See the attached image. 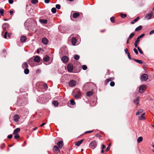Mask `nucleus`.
<instances>
[{
    "mask_svg": "<svg viewBox=\"0 0 154 154\" xmlns=\"http://www.w3.org/2000/svg\"><path fill=\"white\" fill-rule=\"evenodd\" d=\"M137 49H138V51H139V52L141 54H143V51L141 50L140 48L139 47H137Z\"/></svg>",
    "mask_w": 154,
    "mask_h": 154,
    "instance_id": "37998d69",
    "label": "nucleus"
},
{
    "mask_svg": "<svg viewBox=\"0 0 154 154\" xmlns=\"http://www.w3.org/2000/svg\"><path fill=\"white\" fill-rule=\"evenodd\" d=\"M39 21L42 24H46L47 22V20L46 19H40Z\"/></svg>",
    "mask_w": 154,
    "mask_h": 154,
    "instance_id": "a211bd4d",
    "label": "nucleus"
},
{
    "mask_svg": "<svg viewBox=\"0 0 154 154\" xmlns=\"http://www.w3.org/2000/svg\"><path fill=\"white\" fill-rule=\"evenodd\" d=\"M20 130V128H17L14 130V131L13 134L17 133L19 132Z\"/></svg>",
    "mask_w": 154,
    "mask_h": 154,
    "instance_id": "7c9ffc66",
    "label": "nucleus"
},
{
    "mask_svg": "<svg viewBox=\"0 0 154 154\" xmlns=\"http://www.w3.org/2000/svg\"><path fill=\"white\" fill-rule=\"evenodd\" d=\"M80 58V56L79 55L77 54L75 55L74 56V59L75 60H78Z\"/></svg>",
    "mask_w": 154,
    "mask_h": 154,
    "instance_id": "c9c22d12",
    "label": "nucleus"
},
{
    "mask_svg": "<svg viewBox=\"0 0 154 154\" xmlns=\"http://www.w3.org/2000/svg\"><path fill=\"white\" fill-rule=\"evenodd\" d=\"M142 26H138V27H137L135 29V31L136 32H138L140 30L142 29Z\"/></svg>",
    "mask_w": 154,
    "mask_h": 154,
    "instance_id": "b1692460",
    "label": "nucleus"
},
{
    "mask_svg": "<svg viewBox=\"0 0 154 154\" xmlns=\"http://www.w3.org/2000/svg\"><path fill=\"white\" fill-rule=\"evenodd\" d=\"M13 11H10V15H11L13 13Z\"/></svg>",
    "mask_w": 154,
    "mask_h": 154,
    "instance_id": "774afa93",
    "label": "nucleus"
},
{
    "mask_svg": "<svg viewBox=\"0 0 154 154\" xmlns=\"http://www.w3.org/2000/svg\"><path fill=\"white\" fill-rule=\"evenodd\" d=\"M102 149H105L106 147V146L104 144H102Z\"/></svg>",
    "mask_w": 154,
    "mask_h": 154,
    "instance_id": "680f3d73",
    "label": "nucleus"
},
{
    "mask_svg": "<svg viewBox=\"0 0 154 154\" xmlns=\"http://www.w3.org/2000/svg\"><path fill=\"white\" fill-rule=\"evenodd\" d=\"M23 68H27L28 67V65L27 62H25L23 65Z\"/></svg>",
    "mask_w": 154,
    "mask_h": 154,
    "instance_id": "2f4dec72",
    "label": "nucleus"
},
{
    "mask_svg": "<svg viewBox=\"0 0 154 154\" xmlns=\"http://www.w3.org/2000/svg\"><path fill=\"white\" fill-rule=\"evenodd\" d=\"M93 95V93L92 91H88L86 93V95L87 96L90 97Z\"/></svg>",
    "mask_w": 154,
    "mask_h": 154,
    "instance_id": "a878e982",
    "label": "nucleus"
},
{
    "mask_svg": "<svg viewBox=\"0 0 154 154\" xmlns=\"http://www.w3.org/2000/svg\"><path fill=\"white\" fill-rule=\"evenodd\" d=\"M60 5L59 4H57L56 5V8L58 9L60 8Z\"/></svg>",
    "mask_w": 154,
    "mask_h": 154,
    "instance_id": "49530a36",
    "label": "nucleus"
},
{
    "mask_svg": "<svg viewBox=\"0 0 154 154\" xmlns=\"http://www.w3.org/2000/svg\"><path fill=\"white\" fill-rule=\"evenodd\" d=\"M146 88V85L140 86L139 88V92L140 93H143L145 91Z\"/></svg>",
    "mask_w": 154,
    "mask_h": 154,
    "instance_id": "20e7f679",
    "label": "nucleus"
},
{
    "mask_svg": "<svg viewBox=\"0 0 154 154\" xmlns=\"http://www.w3.org/2000/svg\"><path fill=\"white\" fill-rule=\"evenodd\" d=\"M13 137L12 135L10 134L8 136V138L9 139H11Z\"/></svg>",
    "mask_w": 154,
    "mask_h": 154,
    "instance_id": "6e6d98bb",
    "label": "nucleus"
},
{
    "mask_svg": "<svg viewBox=\"0 0 154 154\" xmlns=\"http://www.w3.org/2000/svg\"><path fill=\"white\" fill-rule=\"evenodd\" d=\"M133 51L137 54H138V52L137 50L135 48H134Z\"/></svg>",
    "mask_w": 154,
    "mask_h": 154,
    "instance_id": "3c124183",
    "label": "nucleus"
},
{
    "mask_svg": "<svg viewBox=\"0 0 154 154\" xmlns=\"http://www.w3.org/2000/svg\"><path fill=\"white\" fill-rule=\"evenodd\" d=\"M51 11L53 13H55L56 12V8H53L51 9Z\"/></svg>",
    "mask_w": 154,
    "mask_h": 154,
    "instance_id": "4c0bfd02",
    "label": "nucleus"
},
{
    "mask_svg": "<svg viewBox=\"0 0 154 154\" xmlns=\"http://www.w3.org/2000/svg\"><path fill=\"white\" fill-rule=\"evenodd\" d=\"M139 17H137L136 19H135L134 20V21L135 22H136L139 19Z\"/></svg>",
    "mask_w": 154,
    "mask_h": 154,
    "instance_id": "603ef678",
    "label": "nucleus"
},
{
    "mask_svg": "<svg viewBox=\"0 0 154 154\" xmlns=\"http://www.w3.org/2000/svg\"><path fill=\"white\" fill-rule=\"evenodd\" d=\"M76 91V94L74 95V97L75 99H78L80 98L81 91L79 89H75L74 92Z\"/></svg>",
    "mask_w": 154,
    "mask_h": 154,
    "instance_id": "f257e3e1",
    "label": "nucleus"
},
{
    "mask_svg": "<svg viewBox=\"0 0 154 154\" xmlns=\"http://www.w3.org/2000/svg\"><path fill=\"white\" fill-rule=\"evenodd\" d=\"M44 87L45 88H48V86H47V84H44Z\"/></svg>",
    "mask_w": 154,
    "mask_h": 154,
    "instance_id": "0e129e2a",
    "label": "nucleus"
},
{
    "mask_svg": "<svg viewBox=\"0 0 154 154\" xmlns=\"http://www.w3.org/2000/svg\"><path fill=\"white\" fill-rule=\"evenodd\" d=\"M135 34L133 32L132 33L129 35V37H128L127 41V44L129 43V41L130 39H131L133 37L134 35Z\"/></svg>",
    "mask_w": 154,
    "mask_h": 154,
    "instance_id": "9b49d317",
    "label": "nucleus"
},
{
    "mask_svg": "<svg viewBox=\"0 0 154 154\" xmlns=\"http://www.w3.org/2000/svg\"><path fill=\"white\" fill-rule=\"evenodd\" d=\"M93 132V130H91V131H85L84 134H87L88 133H91L92 132Z\"/></svg>",
    "mask_w": 154,
    "mask_h": 154,
    "instance_id": "de8ad7c7",
    "label": "nucleus"
},
{
    "mask_svg": "<svg viewBox=\"0 0 154 154\" xmlns=\"http://www.w3.org/2000/svg\"><path fill=\"white\" fill-rule=\"evenodd\" d=\"M110 149V145H109L106 149V151L107 152Z\"/></svg>",
    "mask_w": 154,
    "mask_h": 154,
    "instance_id": "4d7b16f0",
    "label": "nucleus"
},
{
    "mask_svg": "<svg viewBox=\"0 0 154 154\" xmlns=\"http://www.w3.org/2000/svg\"><path fill=\"white\" fill-rule=\"evenodd\" d=\"M97 145L96 142L95 140H93L90 143L89 146L92 149H94L96 147Z\"/></svg>",
    "mask_w": 154,
    "mask_h": 154,
    "instance_id": "7ed1b4c3",
    "label": "nucleus"
},
{
    "mask_svg": "<svg viewBox=\"0 0 154 154\" xmlns=\"http://www.w3.org/2000/svg\"><path fill=\"white\" fill-rule=\"evenodd\" d=\"M54 149L55 151H56L57 152H60V149H59V148L57 146H54L53 148Z\"/></svg>",
    "mask_w": 154,
    "mask_h": 154,
    "instance_id": "412c9836",
    "label": "nucleus"
},
{
    "mask_svg": "<svg viewBox=\"0 0 154 154\" xmlns=\"http://www.w3.org/2000/svg\"><path fill=\"white\" fill-rule=\"evenodd\" d=\"M133 59L134 61L139 64H142L143 63V61L141 60H136L135 59Z\"/></svg>",
    "mask_w": 154,
    "mask_h": 154,
    "instance_id": "393cba45",
    "label": "nucleus"
},
{
    "mask_svg": "<svg viewBox=\"0 0 154 154\" xmlns=\"http://www.w3.org/2000/svg\"><path fill=\"white\" fill-rule=\"evenodd\" d=\"M29 70L28 69L26 68L24 70V73L26 74H29Z\"/></svg>",
    "mask_w": 154,
    "mask_h": 154,
    "instance_id": "72a5a7b5",
    "label": "nucleus"
},
{
    "mask_svg": "<svg viewBox=\"0 0 154 154\" xmlns=\"http://www.w3.org/2000/svg\"><path fill=\"white\" fill-rule=\"evenodd\" d=\"M115 83L114 82H111L110 83V85L112 87H113L115 85Z\"/></svg>",
    "mask_w": 154,
    "mask_h": 154,
    "instance_id": "a18cd8bd",
    "label": "nucleus"
},
{
    "mask_svg": "<svg viewBox=\"0 0 154 154\" xmlns=\"http://www.w3.org/2000/svg\"><path fill=\"white\" fill-rule=\"evenodd\" d=\"M14 134H15V135L14 136V137L15 139H17L20 137V136L18 134L15 133Z\"/></svg>",
    "mask_w": 154,
    "mask_h": 154,
    "instance_id": "f704fd0d",
    "label": "nucleus"
},
{
    "mask_svg": "<svg viewBox=\"0 0 154 154\" xmlns=\"http://www.w3.org/2000/svg\"><path fill=\"white\" fill-rule=\"evenodd\" d=\"M84 140V139L81 140L76 142L75 143V145L77 146H79Z\"/></svg>",
    "mask_w": 154,
    "mask_h": 154,
    "instance_id": "6ab92c4d",
    "label": "nucleus"
},
{
    "mask_svg": "<svg viewBox=\"0 0 154 154\" xmlns=\"http://www.w3.org/2000/svg\"><path fill=\"white\" fill-rule=\"evenodd\" d=\"M145 115V113H143L140 117L139 118V119L140 120H144L145 119V118L144 117V116Z\"/></svg>",
    "mask_w": 154,
    "mask_h": 154,
    "instance_id": "cd10ccee",
    "label": "nucleus"
},
{
    "mask_svg": "<svg viewBox=\"0 0 154 154\" xmlns=\"http://www.w3.org/2000/svg\"><path fill=\"white\" fill-rule=\"evenodd\" d=\"M145 35L144 34H143L142 35H140L137 38L136 41H137V42H140V39L141 38L143 37Z\"/></svg>",
    "mask_w": 154,
    "mask_h": 154,
    "instance_id": "4be33fe9",
    "label": "nucleus"
},
{
    "mask_svg": "<svg viewBox=\"0 0 154 154\" xmlns=\"http://www.w3.org/2000/svg\"><path fill=\"white\" fill-rule=\"evenodd\" d=\"M114 79V77H111L106 79L105 82V85H106L109 82L113 80Z\"/></svg>",
    "mask_w": 154,
    "mask_h": 154,
    "instance_id": "0eeeda50",
    "label": "nucleus"
},
{
    "mask_svg": "<svg viewBox=\"0 0 154 154\" xmlns=\"http://www.w3.org/2000/svg\"><path fill=\"white\" fill-rule=\"evenodd\" d=\"M9 3L10 4H12L13 3L14 1L13 0H9Z\"/></svg>",
    "mask_w": 154,
    "mask_h": 154,
    "instance_id": "13d9d810",
    "label": "nucleus"
},
{
    "mask_svg": "<svg viewBox=\"0 0 154 154\" xmlns=\"http://www.w3.org/2000/svg\"><path fill=\"white\" fill-rule=\"evenodd\" d=\"M42 42L43 44L47 45L48 44V41L47 38H43L42 39Z\"/></svg>",
    "mask_w": 154,
    "mask_h": 154,
    "instance_id": "1a4fd4ad",
    "label": "nucleus"
},
{
    "mask_svg": "<svg viewBox=\"0 0 154 154\" xmlns=\"http://www.w3.org/2000/svg\"><path fill=\"white\" fill-rule=\"evenodd\" d=\"M152 12H151L150 14H147L146 15V17L147 20H149L151 18L153 15Z\"/></svg>",
    "mask_w": 154,
    "mask_h": 154,
    "instance_id": "f8f14e48",
    "label": "nucleus"
},
{
    "mask_svg": "<svg viewBox=\"0 0 154 154\" xmlns=\"http://www.w3.org/2000/svg\"><path fill=\"white\" fill-rule=\"evenodd\" d=\"M46 123H43L40 125V127H42L44 125H45Z\"/></svg>",
    "mask_w": 154,
    "mask_h": 154,
    "instance_id": "e2e57ef3",
    "label": "nucleus"
},
{
    "mask_svg": "<svg viewBox=\"0 0 154 154\" xmlns=\"http://www.w3.org/2000/svg\"><path fill=\"white\" fill-rule=\"evenodd\" d=\"M143 140V137H140L137 139V142L138 143H140Z\"/></svg>",
    "mask_w": 154,
    "mask_h": 154,
    "instance_id": "c85d7f7f",
    "label": "nucleus"
},
{
    "mask_svg": "<svg viewBox=\"0 0 154 154\" xmlns=\"http://www.w3.org/2000/svg\"><path fill=\"white\" fill-rule=\"evenodd\" d=\"M76 81L73 80H72L70 81L69 83V85L70 86L73 87L76 85Z\"/></svg>",
    "mask_w": 154,
    "mask_h": 154,
    "instance_id": "423d86ee",
    "label": "nucleus"
},
{
    "mask_svg": "<svg viewBox=\"0 0 154 154\" xmlns=\"http://www.w3.org/2000/svg\"><path fill=\"white\" fill-rule=\"evenodd\" d=\"M110 20L112 22L114 23H115V17H111L110 18Z\"/></svg>",
    "mask_w": 154,
    "mask_h": 154,
    "instance_id": "58836bf2",
    "label": "nucleus"
},
{
    "mask_svg": "<svg viewBox=\"0 0 154 154\" xmlns=\"http://www.w3.org/2000/svg\"><path fill=\"white\" fill-rule=\"evenodd\" d=\"M143 111V109H140L136 112V115H138L140 114V113H142Z\"/></svg>",
    "mask_w": 154,
    "mask_h": 154,
    "instance_id": "473e14b6",
    "label": "nucleus"
},
{
    "mask_svg": "<svg viewBox=\"0 0 154 154\" xmlns=\"http://www.w3.org/2000/svg\"><path fill=\"white\" fill-rule=\"evenodd\" d=\"M34 61L37 62H39L40 61V57L38 56H34Z\"/></svg>",
    "mask_w": 154,
    "mask_h": 154,
    "instance_id": "4468645a",
    "label": "nucleus"
},
{
    "mask_svg": "<svg viewBox=\"0 0 154 154\" xmlns=\"http://www.w3.org/2000/svg\"><path fill=\"white\" fill-rule=\"evenodd\" d=\"M139 42H137L136 40L135 41V43L134 44V46L136 48L137 47V45H138Z\"/></svg>",
    "mask_w": 154,
    "mask_h": 154,
    "instance_id": "c03bdc74",
    "label": "nucleus"
},
{
    "mask_svg": "<svg viewBox=\"0 0 154 154\" xmlns=\"http://www.w3.org/2000/svg\"><path fill=\"white\" fill-rule=\"evenodd\" d=\"M4 12V10L0 8V14L1 15L3 16Z\"/></svg>",
    "mask_w": 154,
    "mask_h": 154,
    "instance_id": "e433bc0d",
    "label": "nucleus"
},
{
    "mask_svg": "<svg viewBox=\"0 0 154 154\" xmlns=\"http://www.w3.org/2000/svg\"><path fill=\"white\" fill-rule=\"evenodd\" d=\"M154 30H152V31H151L150 32H149V34L150 35H152L153 34H154Z\"/></svg>",
    "mask_w": 154,
    "mask_h": 154,
    "instance_id": "bf43d9fd",
    "label": "nucleus"
},
{
    "mask_svg": "<svg viewBox=\"0 0 154 154\" xmlns=\"http://www.w3.org/2000/svg\"><path fill=\"white\" fill-rule=\"evenodd\" d=\"M70 102L71 104L72 105H74L75 104V103L74 100L73 99L71 100H70Z\"/></svg>",
    "mask_w": 154,
    "mask_h": 154,
    "instance_id": "ea45409f",
    "label": "nucleus"
},
{
    "mask_svg": "<svg viewBox=\"0 0 154 154\" xmlns=\"http://www.w3.org/2000/svg\"><path fill=\"white\" fill-rule=\"evenodd\" d=\"M62 60L64 63H66L68 60V58L66 56L63 57L62 58Z\"/></svg>",
    "mask_w": 154,
    "mask_h": 154,
    "instance_id": "ddd939ff",
    "label": "nucleus"
},
{
    "mask_svg": "<svg viewBox=\"0 0 154 154\" xmlns=\"http://www.w3.org/2000/svg\"><path fill=\"white\" fill-rule=\"evenodd\" d=\"M32 3L33 4H35L38 2V0H32L31 1Z\"/></svg>",
    "mask_w": 154,
    "mask_h": 154,
    "instance_id": "a19ab883",
    "label": "nucleus"
},
{
    "mask_svg": "<svg viewBox=\"0 0 154 154\" xmlns=\"http://www.w3.org/2000/svg\"><path fill=\"white\" fill-rule=\"evenodd\" d=\"M49 58L48 56H46L43 58V60L45 62H47L49 61Z\"/></svg>",
    "mask_w": 154,
    "mask_h": 154,
    "instance_id": "5701e85b",
    "label": "nucleus"
},
{
    "mask_svg": "<svg viewBox=\"0 0 154 154\" xmlns=\"http://www.w3.org/2000/svg\"><path fill=\"white\" fill-rule=\"evenodd\" d=\"M121 16L122 18H124L127 16V15L126 14H122L121 15Z\"/></svg>",
    "mask_w": 154,
    "mask_h": 154,
    "instance_id": "09e8293b",
    "label": "nucleus"
},
{
    "mask_svg": "<svg viewBox=\"0 0 154 154\" xmlns=\"http://www.w3.org/2000/svg\"><path fill=\"white\" fill-rule=\"evenodd\" d=\"M9 27V25L7 23H4L2 26V27L4 30H5L7 28H8Z\"/></svg>",
    "mask_w": 154,
    "mask_h": 154,
    "instance_id": "6e6552de",
    "label": "nucleus"
},
{
    "mask_svg": "<svg viewBox=\"0 0 154 154\" xmlns=\"http://www.w3.org/2000/svg\"><path fill=\"white\" fill-rule=\"evenodd\" d=\"M82 69L84 70H86L87 69V67L86 65H83L82 66Z\"/></svg>",
    "mask_w": 154,
    "mask_h": 154,
    "instance_id": "79ce46f5",
    "label": "nucleus"
},
{
    "mask_svg": "<svg viewBox=\"0 0 154 154\" xmlns=\"http://www.w3.org/2000/svg\"><path fill=\"white\" fill-rule=\"evenodd\" d=\"M125 53L127 54H128V53H129L128 52V50L127 48H126V49H125Z\"/></svg>",
    "mask_w": 154,
    "mask_h": 154,
    "instance_id": "864d4df0",
    "label": "nucleus"
},
{
    "mask_svg": "<svg viewBox=\"0 0 154 154\" xmlns=\"http://www.w3.org/2000/svg\"><path fill=\"white\" fill-rule=\"evenodd\" d=\"M57 145L60 148H62L63 147V142L62 141H59L57 143Z\"/></svg>",
    "mask_w": 154,
    "mask_h": 154,
    "instance_id": "9d476101",
    "label": "nucleus"
},
{
    "mask_svg": "<svg viewBox=\"0 0 154 154\" xmlns=\"http://www.w3.org/2000/svg\"><path fill=\"white\" fill-rule=\"evenodd\" d=\"M72 43L73 45H75L76 43V39L75 38L73 37L72 38Z\"/></svg>",
    "mask_w": 154,
    "mask_h": 154,
    "instance_id": "f3484780",
    "label": "nucleus"
},
{
    "mask_svg": "<svg viewBox=\"0 0 154 154\" xmlns=\"http://www.w3.org/2000/svg\"><path fill=\"white\" fill-rule=\"evenodd\" d=\"M11 33H8V37L10 38L11 37Z\"/></svg>",
    "mask_w": 154,
    "mask_h": 154,
    "instance_id": "69168bd1",
    "label": "nucleus"
},
{
    "mask_svg": "<svg viewBox=\"0 0 154 154\" xmlns=\"http://www.w3.org/2000/svg\"><path fill=\"white\" fill-rule=\"evenodd\" d=\"M106 30L105 29H103V30H101L100 31V32H105V31Z\"/></svg>",
    "mask_w": 154,
    "mask_h": 154,
    "instance_id": "338daca9",
    "label": "nucleus"
},
{
    "mask_svg": "<svg viewBox=\"0 0 154 154\" xmlns=\"http://www.w3.org/2000/svg\"><path fill=\"white\" fill-rule=\"evenodd\" d=\"M73 69V67L72 64L71 63H69L67 66V69L69 72H72Z\"/></svg>",
    "mask_w": 154,
    "mask_h": 154,
    "instance_id": "39448f33",
    "label": "nucleus"
},
{
    "mask_svg": "<svg viewBox=\"0 0 154 154\" xmlns=\"http://www.w3.org/2000/svg\"><path fill=\"white\" fill-rule=\"evenodd\" d=\"M139 97H137L135 100L134 101V103L138 105L139 104Z\"/></svg>",
    "mask_w": 154,
    "mask_h": 154,
    "instance_id": "c756f323",
    "label": "nucleus"
},
{
    "mask_svg": "<svg viewBox=\"0 0 154 154\" xmlns=\"http://www.w3.org/2000/svg\"><path fill=\"white\" fill-rule=\"evenodd\" d=\"M80 16L79 13L75 12L73 14L72 16L74 18H76Z\"/></svg>",
    "mask_w": 154,
    "mask_h": 154,
    "instance_id": "aec40b11",
    "label": "nucleus"
},
{
    "mask_svg": "<svg viewBox=\"0 0 154 154\" xmlns=\"http://www.w3.org/2000/svg\"><path fill=\"white\" fill-rule=\"evenodd\" d=\"M26 39V38L25 36H22L20 38V40L21 42H25Z\"/></svg>",
    "mask_w": 154,
    "mask_h": 154,
    "instance_id": "dca6fc26",
    "label": "nucleus"
},
{
    "mask_svg": "<svg viewBox=\"0 0 154 154\" xmlns=\"http://www.w3.org/2000/svg\"><path fill=\"white\" fill-rule=\"evenodd\" d=\"M19 116L17 114L15 115L14 117V121L16 122H18L19 121Z\"/></svg>",
    "mask_w": 154,
    "mask_h": 154,
    "instance_id": "2eb2a0df",
    "label": "nucleus"
},
{
    "mask_svg": "<svg viewBox=\"0 0 154 154\" xmlns=\"http://www.w3.org/2000/svg\"><path fill=\"white\" fill-rule=\"evenodd\" d=\"M148 79V75L147 74H143L141 76L140 79L142 81H146Z\"/></svg>",
    "mask_w": 154,
    "mask_h": 154,
    "instance_id": "f03ea898",
    "label": "nucleus"
},
{
    "mask_svg": "<svg viewBox=\"0 0 154 154\" xmlns=\"http://www.w3.org/2000/svg\"><path fill=\"white\" fill-rule=\"evenodd\" d=\"M52 103L55 106H58L59 104L58 102L57 101H54Z\"/></svg>",
    "mask_w": 154,
    "mask_h": 154,
    "instance_id": "bb28decb",
    "label": "nucleus"
},
{
    "mask_svg": "<svg viewBox=\"0 0 154 154\" xmlns=\"http://www.w3.org/2000/svg\"><path fill=\"white\" fill-rule=\"evenodd\" d=\"M127 55H128V58L130 60H131V55H130V53H128V54H127Z\"/></svg>",
    "mask_w": 154,
    "mask_h": 154,
    "instance_id": "5fc2aeb1",
    "label": "nucleus"
},
{
    "mask_svg": "<svg viewBox=\"0 0 154 154\" xmlns=\"http://www.w3.org/2000/svg\"><path fill=\"white\" fill-rule=\"evenodd\" d=\"M42 50V49L41 48H38L37 50V54H39V52H40V51Z\"/></svg>",
    "mask_w": 154,
    "mask_h": 154,
    "instance_id": "8fccbe9b",
    "label": "nucleus"
},
{
    "mask_svg": "<svg viewBox=\"0 0 154 154\" xmlns=\"http://www.w3.org/2000/svg\"><path fill=\"white\" fill-rule=\"evenodd\" d=\"M49 2L50 0H45V2L46 3H48Z\"/></svg>",
    "mask_w": 154,
    "mask_h": 154,
    "instance_id": "052dcab7",
    "label": "nucleus"
}]
</instances>
